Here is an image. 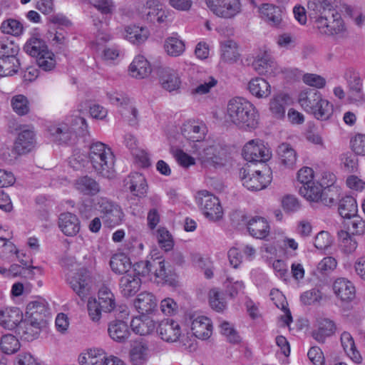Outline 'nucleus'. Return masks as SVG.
<instances>
[{"mask_svg":"<svg viewBox=\"0 0 365 365\" xmlns=\"http://www.w3.org/2000/svg\"><path fill=\"white\" fill-rule=\"evenodd\" d=\"M307 10L321 34L333 35L344 30L343 21L329 0H309Z\"/></svg>","mask_w":365,"mask_h":365,"instance_id":"obj_1","label":"nucleus"},{"mask_svg":"<svg viewBox=\"0 0 365 365\" xmlns=\"http://www.w3.org/2000/svg\"><path fill=\"white\" fill-rule=\"evenodd\" d=\"M192 152L203 167L220 168L228 161L227 147L216 140H205L191 145Z\"/></svg>","mask_w":365,"mask_h":365,"instance_id":"obj_2","label":"nucleus"},{"mask_svg":"<svg viewBox=\"0 0 365 365\" xmlns=\"http://www.w3.org/2000/svg\"><path fill=\"white\" fill-rule=\"evenodd\" d=\"M225 118L227 121L241 128H253L257 125V114L255 106L242 98L229 101Z\"/></svg>","mask_w":365,"mask_h":365,"instance_id":"obj_3","label":"nucleus"},{"mask_svg":"<svg viewBox=\"0 0 365 365\" xmlns=\"http://www.w3.org/2000/svg\"><path fill=\"white\" fill-rule=\"evenodd\" d=\"M88 160L96 174L106 178H112L115 174V156L111 148L100 141L91 143Z\"/></svg>","mask_w":365,"mask_h":365,"instance_id":"obj_4","label":"nucleus"},{"mask_svg":"<svg viewBox=\"0 0 365 365\" xmlns=\"http://www.w3.org/2000/svg\"><path fill=\"white\" fill-rule=\"evenodd\" d=\"M87 128L86 119L76 115L49 125L47 130L53 140L66 143L74 140L78 133L84 135Z\"/></svg>","mask_w":365,"mask_h":365,"instance_id":"obj_5","label":"nucleus"},{"mask_svg":"<svg viewBox=\"0 0 365 365\" xmlns=\"http://www.w3.org/2000/svg\"><path fill=\"white\" fill-rule=\"evenodd\" d=\"M116 307L115 298L111 290L106 286H102L98 293V299H91L87 307L90 319L93 322H98L101 312H110Z\"/></svg>","mask_w":365,"mask_h":365,"instance_id":"obj_6","label":"nucleus"},{"mask_svg":"<svg viewBox=\"0 0 365 365\" xmlns=\"http://www.w3.org/2000/svg\"><path fill=\"white\" fill-rule=\"evenodd\" d=\"M209 9L217 17L232 19L242 11L240 0H205Z\"/></svg>","mask_w":365,"mask_h":365,"instance_id":"obj_7","label":"nucleus"},{"mask_svg":"<svg viewBox=\"0 0 365 365\" xmlns=\"http://www.w3.org/2000/svg\"><path fill=\"white\" fill-rule=\"evenodd\" d=\"M103 223L110 227L118 225L123 221L124 214L120 206L106 197H100L96 203Z\"/></svg>","mask_w":365,"mask_h":365,"instance_id":"obj_8","label":"nucleus"},{"mask_svg":"<svg viewBox=\"0 0 365 365\" xmlns=\"http://www.w3.org/2000/svg\"><path fill=\"white\" fill-rule=\"evenodd\" d=\"M204 215L211 221H217L222 218L223 210L219 199L207 191L199 193L197 198Z\"/></svg>","mask_w":365,"mask_h":365,"instance_id":"obj_9","label":"nucleus"},{"mask_svg":"<svg viewBox=\"0 0 365 365\" xmlns=\"http://www.w3.org/2000/svg\"><path fill=\"white\" fill-rule=\"evenodd\" d=\"M244 158L249 162H266L272 153L261 140H251L247 143L242 150Z\"/></svg>","mask_w":365,"mask_h":365,"instance_id":"obj_10","label":"nucleus"},{"mask_svg":"<svg viewBox=\"0 0 365 365\" xmlns=\"http://www.w3.org/2000/svg\"><path fill=\"white\" fill-rule=\"evenodd\" d=\"M240 177L242 185L252 191L261 190L271 182V178L269 175H264L260 171L250 174V170L245 168L240 170Z\"/></svg>","mask_w":365,"mask_h":365,"instance_id":"obj_11","label":"nucleus"},{"mask_svg":"<svg viewBox=\"0 0 365 365\" xmlns=\"http://www.w3.org/2000/svg\"><path fill=\"white\" fill-rule=\"evenodd\" d=\"M247 227L252 237L259 240H269L271 227L266 218L254 216L248 220Z\"/></svg>","mask_w":365,"mask_h":365,"instance_id":"obj_12","label":"nucleus"},{"mask_svg":"<svg viewBox=\"0 0 365 365\" xmlns=\"http://www.w3.org/2000/svg\"><path fill=\"white\" fill-rule=\"evenodd\" d=\"M190 329L192 334L198 339H208L212 333L211 320L202 315L192 314L190 317Z\"/></svg>","mask_w":365,"mask_h":365,"instance_id":"obj_13","label":"nucleus"},{"mask_svg":"<svg viewBox=\"0 0 365 365\" xmlns=\"http://www.w3.org/2000/svg\"><path fill=\"white\" fill-rule=\"evenodd\" d=\"M26 316L27 319L46 324L50 316L48 304L43 299H38L29 302L26 306Z\"/></svg>","mask_w":365,"mask_h":365,"instance_id":"obj_14","label":"nucleus"},{"mask_svg":"<svg viewBox=\"0 0 365 365\" xmlns=\"http://www.w3.org/2000/svg\"><path fill=\"white\" fill-rule=\"evenodd\" d=\"M157 331L163 341L170 343L177 341L181 335V329L179 324L170 319L161 321Z\"/></svg>","mask_w":365,"mask_h":365,"instance_id":"obj_15","label":"nucleus"},{"mask_svg":"<svg viewBox=\"0 0 365 365\" xmlns=\"http://www.w3.org/2000/svg\"><path fill=\"white\" fill-rule=\"evenodd\" d=\"M36 139L32 128H25L21 130L15 141L14 149L19 155L30 152L35 145Z\"/></svg>","mask_w":365,"mask_h":365,"instance_id":"obj_16","label":"nucleus"},{"mask_svg":"<svg viewBox=\"0 0 365 365\" xmlns=\"http://www.w3.org/2000/svg\"><path fill=\"white\" fill-rule=\"evenodd\" d=\"M23 314L19 308L9 307L0 309V326L13 330L21 324Z\"/></svg>","mask_w":365,"mask_h":365,"instance_id":"obj_17","label":"nucleus"},{"mask_svg":"<svg viewBox=\"0 0 365 365\" xmlns=\"http://www.w3.org/2000/svg\"><path fill=\"white\" fill-rule=\"evenodd\" d=\"M326 178H329L328 182H325L323 187L320 202L327 206L335 205L339 200L341 190L340 187L334 185L335 175L333 174H326Z\"/></svg>","mask_w":365,"mask_h":365,"instance_id":"obj_18","label":"nucleus"},{"mask_svg":"<svg viewBox=\"0 0 365 365\" xmlns=\"http://www.w3.org/2000/svg\"><path fill=\"white\" fill-rule=\"evenodd\" d=\"M125 187L135 196L145 195L148 184L144 175L139 173H131L124 180Z\"/></svg>","mask_w":365,"mask_h":365,"instance_id":"obj_19","label":"nucleus"},{"mask_svg":"<svg viewBox=\"0 0 365 365\" xmlns=\"http://www.w3.org/2000/svg\"><path fill=\"white\" fill-rule=\"evenodd\" d=\"M181 130L183 136L192 141V145L204 142L202 140L207 132L206 126L204 124L188 121L183 124Z\"/></svg>","mask_w":365,"mask_h":365,"instance_id":"obj_20","label":"nucleus"},{"mask_svg":"<svg viewBox=\"0 0 365 365\" xmlns=\"http://www.w3.org/2000/svg\"><path fill=\"white\" fill-rule=\"evenodd\" d=\"M335 295L342 302H351L355 298L356 289L353 283L346 278H338L333 283Z\"/></svg>","mask_w":365,"mask_h":365,"instance_id":"obj_21","label":"nucleus"},{"mask_svg":"<svg viewBox=\"0 0 365 365\" xmlns=\"http://www.w3.org/2000/svg\"><path fill=\"white\" fill-rule=\"evenodd\" d=\"M159 81L162 87L171 92L180 88L181 85L178 73L174 69L165 67L158 71Z\"/></svg>","mask_w":365,"mask_h":365,"instance_id":"obj_22","label":"nucleus"},{"mask_svg":"<svg viewBox=\"0 0 365 365\" xmlns=\"http://www.w3.org/2000/svg\"><path fill=\"white\" fill-rule=\"evenodd\" d=\"M58 227L65 235L72 237L78 233L81 223L76 215L64 212L61 213L58 217Z\"/></svg>","mask_w":365,"mask_h":365,"instance_id":"obj_23","label":"nucleus"},{"mask_svg":"<svg viewBox=\"0 0 365 365\" xmlns=\"http://www.w3.org/2000/svg\"><path fill=\"white\" fill-rule=\"evenodd\" d=\"M260 17L269 26H278L282 20V11L279 6L263 4L259 7Z\"/></svg>","mask_w":365,"mask_h":365,"instance_id":"obj_24","label":"nucleus"},{"mask_svg":"<svg viewBox=\"0 0 365 365\" xmlns=\"http://www.w3.org/2000/svg\"><path fill=\"white\" fill-rule=\"evenodd\" d=\"M140 279L135 274H124L120 279L119 286L123 297H129L135 295L140 289Z\"/></svg>","mask_w":365,"mask_h":365,"instance_id":"obj_25","label":"nucleus"},{"mask_svg":"<svg viewBox=\"0 0 365 365\" xmlns=\"http://www.w3.org/2000/svg\"><path fill=\"white\" fill-rule=\"evenodd\" d=\"M197 83V86L191 90L192 96H201L207 94L210 89L217 85V81L212 76L202 72H197L193 77Z\"/></svg>","mask_w":365,"mask_h":365,"instance_id":"obj_26","label":"nucleus"},{"mask_svg":"<svg viewBox=\"0 0 365 365\" xmlns=\"http://www.w3.org/2000/svg\"><path fill=\"white\" fill-rule=\"evenodd\" d=\"M340 341L346 356L354 363L361 364L362 357L356 346L352 335L346 331H343L340 336Z\"/></svg>","mask_w":365,"mask_h":365,"instance_id":"obj_27","label":"nucleus"},{"mask_svg":"<svg viewBox=\"0 0 365 365\" xmlns=\"http://www.w3.org/2000/svg\"><path fill=\"white\" fill-rule=\"evenodd\" d=\"M44 324L26 319L18 327V333L27 341H32L38 337Z\"/></svg>","mask_w":365,"mask_h":365,"instance_id":"obj_28","label":"nucleus"},{"mask_svg":"<svg viewBox=\"0 0 365 365\" xmlns=\"http://www.w3.org/2000/svg\"><path fill=\"white\" fill-rule=\"evenodd\" d=\"M149 357L148 345L145 341H135L130 351L133 365H145Z\"/></svg>","mask_w":365,"mask_h":365,"instance_id":"obj_29","label":"nucleus"},{"mask_svg":"<svg viewBox=\"0 0 365 365\" xmlns=\"http://www.w3.org/2000/svg\"><path fill=\"white\" fill-rule=\"evenodd\" d=\"M254 70L260 75L271 73L275 67V63L270 54L264 51L258 54L252 62Z\"/></svg>","mask_w":365,"mask_h":365,"instance_id":"obj_30","label":"nucleus"},{"mask_svg":"<svg viewBox=\"0 0 365 365\" xmlns=\"http://www.w3.org/2000/svg\"><path fill=\"white\" fill-rule=\"evenodd\" d=\"M110 337L117 342L125 341L130 336L128 324L121 320L111 322L108 328Z\"/></svg>","mask_w":365,"mask_h":365,"instance_id":"obj_31","label":"nucleus"},{"mask_svg":"<svg viewBox=\"0 0 365 365\" xmlns=\"http://www.w3.org/2000/svg\"><path fill=\"white\" fill-rule=\"evenodd\" d=\"M322 98L321 93L314 88L303 91L299 96V103L302 108L307 113H311Z\"/></svg>","mask_w":365,"mask_h":365,"instance_id":"obj_32","label":"nucleus"},{"mask_svg":"<svg viewBox=\"0 0 365 365\" xmlns=\"http://www.w3.org/2000/svg\"><path fill=\"white\" fill-rule=\"evenodd\" d=\"M74 185L78 192L86 195H95L101 190L100 185L97 181L88 175L76 179Z\"/></svg>","mask_w":365,"mask_h":365,"instance_id":"obj_33","label":"nucleus"},{"mask_svg":"<svg viewBox=\"0 0 365 365\" xmlns=\"http://www.w3.org/2000/svg\"><path fill=\"white\" fill-rule=\"evenodd\" d=\"M122 36L133 44H140L147 40L149 31L145 27L128 26L125 27Z\"/></svg>","mask_w":365,"mask_h":365,"instance_id":"obj_34","label":"nucleus"},{"mask_svg":"<svg viewBox=\"0 0 365 365\" xmlns=\"http://www.w3.org/2000/svg\"><path fill=\"white\" fill-rule=\"evenodd\" d=\"M129 71L134 78H144L150 74L151 68L147 59L143 56L139 55L130 63Z\"/></svg>","mask_w":365,"mask_h":365,"instance_id":"obj_35","label":"nucleus"},{"mask_svg":"<svg viewBox=\"0 0 365 365\" xmlns=\"http://www.w3.org/2000/svg\"><path fill=\"white\" fill-rule=\"evenodd\" d=\"M106 353L100 348H93L80 355L78 361L81 365H101L104 364Z\"/></svg>","mask_w":365,"mask_h":365,"instance_id":"obj_36","label":"nucleus"},{"mask_svg":"<svg viewBox=\"0 0 365 365\" xmlns=\"http://www.w3.org/2000/svg\"><path fill=\"white\" fill-rule=\"evenodd\" d=\"M277 155L281 164L288 168H293L297 160L296 150L288 143H282L277 148Z\"/></svg>","mask_w":365,"mask_h":365,"instance_id":"obj_37","label":"nucleus"},{"mask_svg":"<svg viewBox=\"0 0 365 365\" xmlns=\"http://www.w3.org/2000/svg\"><path fill=\"white\" fill-rule=\"evenodd\" d=\"M250 92L258 98H267L271 93V86L264 78L257 77L250 81L248 83Z\"/></svg>","mask_w":365,"mask_h":365,"instance_id":"obj_38","label":"nucleus"},{"mask_svg":"<svg viewBox=\"0 0 365 365\" xmlns=\"http://www.w3.org/2000/svg\"><path fill=\"white\" fill-rule=\"evenodd\" d=\"M324 185L325 182L324 179L320 184L312 181L307 185H302L299 189V192L307 200L318 202H320Z\"/></svg>","mask_w":365,"mask_h":365,"instance_id":"obj_39","label":"nucleus"},{"mask_svg":"<svg viewBox=\"0 0 365 365\" xmlns=\"http://www.w3.org/2000/svg\"><path fill=\"white\" fill-rule=\"evenodd\" d=\"M130 327L135 334L148 335L154 331L155 324L149 317L143 316L133 318L131 321Z\"/></svg>","mask_w":365,"mask_h":365,"instance_id":"obj_40","label":"nucleus"},{"mask_svg":"<svg viewBox=\"0 0 365 365\" xmlns=\"http://www.w3.org/2000/svg\"><path fill=\"white\" fill-rule=\"evenodd\" d=\"M289 100V96L282 93L277 94L271 99L269 110L275 118H282L284 116Z\"/></svg>","mask_w":365,"mask_h":365,"instance_id":"obj_41","label":"nucleus"},{"mask_svg":"<svg viewBox=\"0 0 365 365\" xmlns=\"http://www.w3.org/2000/svg\"><path fill=\"white\" fill-rule=\"evenodd\" d=\"M164 48L165 52L169 56L178 57L184 53L185 50V45L184 41L180 38L177 34H175L165 39Z\"/></svg>","mask_w":365,"mask_h":365,"instance_id":"obj_42","label":"nucleus"},{"mask_svg":"<svg viewBox=\"0 0 365 365\" xmlns=\"http://www.w3.org/2000/svg\"><path fill=\"white\" fill-rule=\"evenodd\" d=\"M135 305L139 312L147 314L155 309L157 301L152 293L144 292L138 296Z\"/></svg>","mask_w":365,"mask_h":365,"instance_id":"obj_43","label":"nucleus"},{"mask_svg":"<svg viewBox=\"0 0 365 365\" xmlns=\"http://www.w3.org/2000/svg\"><path fill=\"white\" fill-rule=\"evenodd\" d=\"M110 266L112 270L119 274H129L131 267L130 259L124 254L119 253L114 255L110 261Z\"/></svg>","mask_w":365,"mask_h":365,"instance_id":"obj_44","label":"nucleus"},{"mask_svg":"<svg viewBox=\"0 0 365 365\" xmlns=\"http://www.w3.org/2000/svg\"><path fill=\"white\" fill-rule=\"evenodd\" d=\"M73 290L81 297L86 295L88 288L87 277L82 272H78L68 278Z\"/></svg>","mask_w":365,"mask_h":365,"instance_id":"obj_45","label":"nucleus"},{"mask_svg":"<svg viewBox=\"0 0 365 365\" xmlns=\"http://www.w3.org/2000/svg\"><path fill=\"white\" fill-rule=\"evenodd\" d=\"M16 256L24 266L27 265L23 259H20L19 252L14 243L6 240V238L0 237V258L4 260H12Z\"/></svg>","mask_w":365,"mask_h":365,"instance_id":"obj_46","label":"nucleus"},{"mask_svg":"<svg viewBox=\"0 0 365 365\" xmlns=\"http://www.w3.org/2000/svg\"><path fill=\"white\" fill-rule=\"evenodd\" d=\"M239 56L237 44L232 40H227L221 43V60L227 63L237 61Z\"/></svg>","mask_w":365,"mask_h":365,"instance_id":"obj_47","label":"nucleus"},{"mask_svg":"<svg viewBox=\"0 0 365 365\" xmlns=\"http://www.w3.org/2000/svg\"><path fill=\"white\" fill-rule=\"evenodd\" d=\"M356 212L357 205L353 197L346 196L339 200V213L342 217L351 219Z\"/></svg>","mask_w":365,"mask_h":365,"instance_id":"obj_48","label":"nucleus"},{"mask_svg":"<svg viewBox=\"0 0 365 365\" xmlns=\"http://www.w3.org/2000/svg\"><path fill=\"white\" fill-rule=\"evenodd\" d=\"M333 111V105L322 97L320 101H319V103H317V106L314 107L313 111L310 113L312 114L317 120H327L331 117Z\"/></svg>","mask_w":365,"mask_h":365,"instance_id":"obj_49","label":"nucleus"},{"mask_svg":"<svg viewBox=\"0 0 365 365\" xmlns=\"http://www.w3.org/2000/svg\"><path fill=\"white\" fill-rule=\"evenodd\" d=\"M24 51L36 60L44 51H48L47 46L40 38L32 37L29 38L24 46Z\"/></svg>","mask_w":365,"mask_h":365,"instance_id":"obj_50","label":"nucleus"},{"mask_svg":"<svg viewBox=\"0 0 365 365\" xmlns=\"http://www.w3.org/2000/svg\"><path fill=\"white\" fill-rule=\"evenodd\" d=\"M17 57L0 58V76H11L16 73L20 68Z\"/></svg>","mask_w":365,"mask_h":365,"instance_id":"obj_51","label":"nucleus"},{"mask_svg":"<svg viewBox=\"0 0 365 365\" xmlns=\"http://www.w3.org/2000/svg\"><path fill=\"white\" fill-rule=\"evenodd\" d=\"M18 339L13 334H6L0 339V349L6 354H12L20 349Z\"/></svg>","mask_w":365,"mask_h":365,"instance_id":"obj_52","label":"nucleus"},{"mask_svg":"<svg viewBox=\"0 0 365 365\" xmlns=\"http://www.w3.org/2000/svg\"><path fill=\"white\" fill-rule=\"evenodd\" d=\"M19 47L8 38H0V58L17 57Z\"/></svg>","mask_w":365,"mask_h":365,"instance_id":"obj_53","label":"nucleus"},{"mask_svg":"<svg viewBox=\"0 0 365 365\" xmlns=\"http://www.w3.org/2000/svg\"><path fill=\"white\" fill-rule=\"evenodd\" d=\"M13 110L19 115H25L30 110L29 102L24 95H16L11 100Z\"/></svg>","mask_w":365,"mask_h":365,"instance_id":"obj_54","label":"nucleus"},{"mask_svg":"<svg viewBox=\"0 0 365 365\" xmlns=\"http://www.w3.org/2000/svg\"><path fill=\"white\" fill-rule=\"evenodd\" d=\"M209 303L212 309L217 312H222L227 307V302L222 293L216 288L209 292Z\"/></svg>","mask_w":365,"mask_h":365,"instance_id":"obj_55","label":"nucleus"},{"mask_svg":"<svg viewBox=\"0 0 365 365\" xmlns=\"http://www.w3.org/2000/svg\"><path fill=\"white\" fill-rule=\"evenodd\" d=\"M0 29L4 34L19 36L22 34L24 28L19 21L8 19L1 23Z\"/></svg>","mask_w":365,"mask_h":365,"instance_id":"obj_56","label":"nucleus"},{"mask_svg":"<svg viewBox=\"0 0 365 365\" xmlns=\"http://www.w3.org/2000/svg\"><path fill=\"white\" fill-rule=\"evenodd\" d=\"M341 250L346 253H351L357 247V242L351 237L349 232L341 230L338 233Z\"/></svg>","mask_w":365,"mask_h":365,"instance_id":"obj_57","label":"nucleus"},{"mask_svg":"<svg viewBox=\"0 0 365 365\" xmlns=\"http://www.w3.org/2000/svg\"><path fill=\"white\" fill-rule=\"evenodd\" d=\"M53 57V53L48 50L38 57L36 63L39 68L43 71H48L52 70L56 66V61Z\"/></svg>","mask_w":365,"mask_h":365,"instance_id":"obj_58","label":"nucleus"},{"mask_svg":"<svg viewBox=\"0 0 365 365\" xmlns=\"http://www.w3.org/2000/svg\"><path fill=\"white\" fill-rule=\"evenodd\" d=\"M346 222L347 231L351 235H361L365 230V221L354 215Z\"/></svg>","mask_w":365,"mask_h":365,"instance_id":"obj_59","label":"nucleus"},{"mask_svg":"<svg viewBox=\"0 0 365 365\" xmlns=\"http://www.w3.org/2000/svg\"><path fill=\"white\" fill-rule=\"evenodd\" d=\"M158 242L160 247L165 251L170 250L173 247V241L169 232L165 228H160L158 230Z\"/></svg>","mask_w":365,"mask_h":365,"instance_id":"obj_60","label":"nucleus"},{"mask_svg":"<svg viewBox=\"0 0 365 365\" xmlns=\"http://www.w3.org/2000/svg\"><path fill=\"white\" fill-rule=\"evenodd\" d=\"M220 327V332L227 337L230 342L235 344L240 341V336L230 323L225 321L222 322Z\"/></svg>","mask_w":365,"mask_h":365,"instance_id":"obj_61","label":"nucleus"},{"mask_svg":"<svg viewBox=\"0 0 365 365\" xmlns=\"http://www.w3.org/2000/svg\"><path fill=\"white\" fill-rule=\"evenodd\" d=\"M322 298L321 292L316 289H312L304 292L300 297L302 303L304 305H312L319 302Z\"/></svg>","mask_w":365,"mask_h":365,"instance_id":"obj_62","label":"nucleus"},{"mask_svg":"<svg viewBox=\"0 0 365 365\" xmlns=\"http://www.w3.org/2000/svg\"><path fill=\"white\" fill-rule=\"evenodd\" d=\"M167 15L161 8H150L145 14V19L150 22L163 23L166 21Z\"/></svg>","mask_w":365,"mask_h":365,"instance_id":"obj_63","label":"nucleus"},{"mask_svg":"<svg viewBox=\"0 0 365 365\" xmlns=\"http://www.w3.org/2000/svg\"><path fill=\"white\" fill-rule=\"evenodd\" d=\"M351 149L356 155L365 156V135L357 134L351 140Z\"/></svg>","mask_w":365,"mask_h":365,"instance_id":"obj_64","label":"nucleus"}]
</instances>
